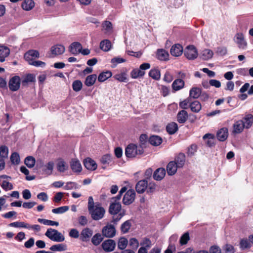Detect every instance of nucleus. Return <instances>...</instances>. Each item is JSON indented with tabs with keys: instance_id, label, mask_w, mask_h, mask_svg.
<instances>
[{
	"instance_id": "nucleus-49",
	"label": "nucleus",
	"mask_w": 253,
	"mask_h": 253,
	"mask_svg": "<svg viewBox=\"0 0 253 253\" xmlns=\"http://www.w3.org/2000/svg\"><path fill=\"white\" fill-rule=\"evenodd\" d=\"M8 154V149L7 146L2 145L0 147V159L7 158Z\"/></svg>"
},
{
	"instance_id": "nucleus-2",
	"label": "nucleus",
	"mask_w": 253,
	"mask_h": 253,
	"mask_svg": "<svg viewBox=\"0 0 253 253\" xmlns=\"http://www.w3.org/2000/svg\"><path fill=\"white\" fill-rule=\"evenodd\" d=\"M144 153V150L141 148H139L136 144L131 143L127 146L125 149V155L127 158H132L135 157L138 155H142Z\"/></svg>"
},
{
	"instance_id": "nucleus-12",
	"label": "nucleus",
	"mask_w": 253,
	"mask_h": 253,
	"mask_svg": "<svg viewBox=\"0 0 253 253\" xmlns=\"http://www.w3.org/2000/svg\"><path fill=\"white\" fill-rule=\"evenodd\" d=\"M92 234L93 231L91 229L86 227L82 231L80 239L83 242H87L89 240Z\"/></svg>"
},
{
	"instance_id": "nucleus-64",
	"label": "nucleus",
	"mask_w": 253,
	"mask_h": 253,
	"mask_svg": "<svg viewBox=\"0 0 253 253\" xmlns=\"http://www.w3.org/2000/svg\"><path fill=\"white\" fill-rule=\"evenodd\" d=\"M225 253H235L234 247L230 244H226L225 246Z\"/></svg>"
},
{
	"instance_id": "nucleus-31",
	"label": "nucleus",
	"mask_w": 253,
	"mask_h": 253,
	"mask_svg": "<svg viewBox=\"0 0 253 253\" xmlns=\"http://www.w3.org/2000/svg\"><path fill=\"white\" fill-rule=\"evenodd\" d=\"M149 143L153 146H158L163 142L162 137L158 135H152L148 139Z\"/></svg>"
},
{
	"instance_id": "nucleus-19",
	"label": "nucleus",
	"mask_w": 253,
	"mask_h": 253,
	"mask_svg": "<svg viewBox=\"0 0 253 253\" xmlns=\"http://www.w3.org/2000/svg\"><path fill=\"white\" fill-rule=\"evenodd\" d=\"M81 49H82V45L79 42H74L69 46V51L74 55L80 53Z\"/></svg>"
},
{
	"instance_id": "nucleus-8",
	"label": "nucleus",
	"mask_w": 253,
	"mask_h": 253,
	"mask_svg": "<svg viewBox=\"0 0 253 253\" xmlns=\"http://www.w3.org/2000/svg\"><path fill=\"white\" fill-rule=\"evenodd\" d=\"M20 78L19 76H15L13 77L9 81V89L12 91L18 90L20 87Z\"/></svg>"
},
{
	"instance_id": "nucleus-53",
	"label": "nucleus",
	"mask_w": 253,
	"mask_h": 253,
	"mask_svg": "<svg viewBox=\"0 0 253 253\" xmlns=\"http://www.w3.org/2000/svg\"><path fill=\"white\" fill-rule=\"evenodd\" d=\"M113 78L120 82H126L127 79L125 73H121L114 76Z\"/></svg>"
},
{
	"instance_id": "nucleus-14",
	"label": "nucleus",
	"mask_w": 253,
	"mask_h": 253,
	"mask_svg": "<svg viewBox=\"0 0 253 253\" xmlns=\"http://www.w3.org/2000/svg\"><path fill=\"white\" fill-rule=\"evenodd\" d=\"M84 165L86 169L91 171L95 170L97 168L96 162L90 158H87L84 160Z\"/></svg>"
},
{
	"instance_id": "nucleus-35",
	"label": "nucleus",
	"mask_w": 253,
	"mask_h": 253,
	"mask_svg": "<svg viewBox=\"0 0 253 253\" xmlns=\"http://www.w3.org/2000/svg\"><path fill=\"white\" fill-rule=\"evenodd\" d=\"M203 138L204 140L208 139V140L206 142V144L209 147H211L215 145L214 139V136L213 134L211 133H207L204 135Z\"/></svg>"
},
{
	"instance_id": "nucleus-32",
	"label": "nucleus",
	"mask_w": 253,
	"mask_h": 253,
	"mask_svg": "<svg viewBox=\"0 0 253 253\" xmlns=\"http://www.w3.org/2000/svg\"><path fill=\"white\" fill-rule=\"evenodd\" d=\"M70 166L71 169L74 172H80L82 170V165L78 160H72Z\"/></svg>"
},
{
	"instance_id": "nucleus-36",
	"label": "nucleus",
	"mask_w": 253,
	"mask_h": 253,
	"mask_svg": "<svg viewBox=\"0 0 253 253\" xmlns=\"http://www.w3.org/2000/svg\"><path fill=\"white\" fill-rule=\"evenodd\" d=\"M97 79V75L96 74H92L87 76L86 78L84 84L87 86H91L93 85Z\"/></svg>"
},
{
	"instance_id": "nucleus-9",
	"label": "nucleus",
	"mask_w": 253,
	"mask_h": 253,
	"mask_svg": "<svg viewBox=\"0 0 253 253\" xmlns=\"http://www.w3.org/2000/svg\"><path fill=\"white\" fill-rule=\"evenodd\" d=\"M102 235L108 238L113 237L116 234V229L114 225L107 224L102 230Z\"/></svg>"
},
{
	"instance_id": "nucleus-15",
	"label": "nucleus",
	"mask_w": 253,
	"mask_h": 253,
	"mask_svg": "<svg viewBox=\"0 0 253 253\" xmlns=\"http://www.w3.org/2000/svg\"><path fill=\"white\" fill-rule=\"evenodd\" d=\"M148 186V181L146 179L139 181L135 186V189L138 193H143L146 190Z\"/></svg>"
},
{
	"instance_id": "nucleus-50",
	"label": "nucleus",
	"mask_w": 253,
	"mask_h": 253,
	"mask_svg": "<svg viewBox=\"0 0 253 253\" xmlns=\"http://www.w3.org/2000/svg\"><path fill=\"white\" fill-rule=\"evenodd\" d=\"M10 161L13 165H18L20 162L19 155L17 152H13L10 156Z\"/></svg>"
},
{
	"instance_id": "nucleus-28",
	"label": "nucleus",
	"mask_w": 253,
	"mask_h": 253,
	"mask_svg": "<svg viewBox=\"0 0 253 253\" xmlns=\"http://www.w3.org/2000/svg\"><path fill=\"white\" fill-rule=\"evenodd\" d=\"M176 162V165L180 168H182L185 163V155L183 153H179L175 158L174 161Z\"/></svg>"
},
{
	"instance_id": "nucleus-5",
	"label": "nucleus",
	"mask_w": 253,
	"mask_h": 253,
	"mask_svg": "<svg viewBox=\"0 0 253 253\" xmlns=\"http://www.w3.org/2000/svg\"><path fill=\"white\" fill-rule=\"evenodd\" d=\"M45 235L51 240L55 242H61L63 240L62 234L57 230L49 228L45 233Z\"/></svg>"
},
{
	"instance_id": "nucleus-51",
	"label": "nucleus",
	"mask_w": 253,
	"mask_h": 253,
	"mask_svg": "<svg viewBox=\"0 0 253 253\" xmlns=\"http://www.w3.org/2000/svg\"><path fill=\"white\" fill-rule=\"evenodd\" d=\"M38 221L40 223H43V224L47 225L58 226L59 225V223L58 222L45 219L39 218Z\"/></svg>"
},
{
	"instance_id": "nucleus-46",
	"label": "nucleus",
	"mask_w": 253,
	"mask_h": 253,
	"mask_svg": "<svg viewBox=\"0 0 253 253\" xmlns=\"http://www.w3.org/2000/svg\"><path fill=\"white\" fill-rule=\"evenodd\" d=\"M126 60L123 58L120 57V56L115 57L111 60V63H112V67L115 68L117 66L118 64L125 62Z\"/></svg>"
},
{
	"instance_id": "nucleus-4",
	"label": "nucleus",
	"mask_w": 253,
	"mask_h": 253,
	"mask_svg": "<svg viewBox=\"0 0 253 253\" xmlns=\"http://www.w3.org/2000/svg\"><path fill=\"white\" fill-rule=\"evenodd\" d=\"M150 64L148 63H144L140 65L139 69L135 68L130 72V77L132 79H137L142 77L145 74L143 70L149 69L150 68Z\"/></svg>"
},
{
	"instance_id": "nucleus-25",
	"label": "nucleus",
	"mask_w": 253,
	"mask_h": 253,
	"mask_svg": "<svg viewBox=\"0 0 253 253\" xmlns=\"http://www.w3.org/2000/svg\"><path fill=\"white\" fill-rule=\"evenodd\" d=\"M237 41L240 48L245 49L247 45V42L244 40V35L242 33H237L236 35Z\"/></svg>"
},
{
	"instance_id": "nucleus-48",
	"label": "nucleus",
	"mask_w": 253,
	"mask_h": 253,
	"mask_svg": "<svg viewBox=\"0 0 253 253\" xmlns=\"http://www.w3.org/2000/svg\"><path fill=\"white\" fill-rule=\"evenodd\" d=\"M113 158L110 154L104 155L100 159V162L103 165H109L112 161Z\"/></svg>"
},
{
	"instance_id": "nucleus-56",
	"label": "nucleus",
	"mask_w": 253,
	"mask_h": 253,
	"mask_svg": "<svg viewBox=\"0 0 253 253\" xmlns=\"http://www.w3.org/2000/svg\"><path fill=\"white\" fill-rule=\"evenodd\" d=\"M191 102V98L188 97L179 102V107L183 109H187L189 107H190Z\"/></svg>"
},
{
	"instance_id": "nucleus-40",
	"label": "nucleus",
	"mask_w": 253,
	"mask_h": 253,
	"mask_svg": "<svg viewBox=\"0 0 253 253\" xmlns=\"http://www.w3.org/2000/svg\"><path fill=\"white\" fill-rule=\"evenodd\" d=\"M51 52L55 55H60L63 52V46L60 44H57L53 46L51 48Z\"/></svg>"
},
{
	"instance_id": "nucleus-47",
	"label": "nucleus",
	"mask_w": 253,
	"mask_h": 253,
	"mask_svg": "<svg viewBox=\"0 0 253 253\" xmlns=\"http://www.w3.org/2000/svg\"><path fill=\"white\" fill-rule=\"evenodd\" d=\"M35 81V77L33 74H28L22 81L23 85H26L29 82H34Z\"/></svg>"
},
{
	"instance_id": "nucleus-61",
	"label": "nucleus",
	"mask_w": 253,
	"mask_h": 253,
	"mask_svg": "<svg viewBox=\"0 0 253 253\" xmlns=\"http://www.w3.org/2000/svg\"><path fill=\"white\" fill-rule=\"evenodd\" d=\"M1 186L5 191H7V190H12L13 188L12 184L6 180H3L2 181Z\"/></svg>"
},
{
	"instance_id": "nucleus-22",
	"label": "nucleus",
	"mask_w": 253,
	"mask_h": 253,
	"mask_svg": "<svg viewBox=\"0 0 253 253\" xmlns=\"http://www.w3.org/2000/svg\"><path fill=\"white\" fill-rule=\"evenodd\" d=\"M148 136L146 134H142L140 135L139 137V146H138L139 148H141L142 150H144V148H146L148 145Z\"/></svg>"
},
{
	"instance_id": "nucleus-6",
	"label": "nucleus",
	"mask_w": 253,
	"mask_h": 253,
	"mask_svg": "<svg viewBox=\"0 0 253 253\" xmlns=\"http://www.w3.org/2000/svg\"><path fill=\"white\" fill-rule=\"evenodd\" d=\"M184 55L189 60H194L198 55V51L193 45H189L186 46L184 50Z\"/></svg>"
},
{
	"instance_id": "nucleus-16",
	"label": "nucleus",
	"mask_w": 253,
	"mask_h": 253,
	"mask_svg": "<svg viewBox=\"0 0 253 253\" xmlns=\"http://www.w3.org/2000/svg\"><path fill=\"white\" fill-rule=\"evenodd\" d=\"M166 175V170L164 168L157 169L154 172L153 176L155 180L160 181L162 180Z\"/></svg>"
},
{
	"instance_id": "nucleus-21",
	"label": "nucleus",
	"mask_w": 253,
	"mask_h": 253,
	"mask_svg": "<svg viewBox=\"0 0 253 253\" xmlns=\"http://www.w3.org/2000/svg\"><path fill=\"white\" fill-rule=\"evenodd\" d=\"M228 135V129L226 127H223L217 131L216 137L220 141H224L227 138Z\"/></svg>"
},
{
	"instance_id": "nucleus-17",
	"label": "nucleus",
	"mask_w": 253,
	"mask_h": 253,
	"mask_svg": "<svg viewBox=\"0 0 253 253\" xmlns=\"http://www.w3.org/2000/svg\"><path fill=\"white\" fill-rule=\"evenodd\" d=\"M233 133L234 134H239L241 133L244 128H245L243 120H238L233 125Z\"/></svg>"
},
{
	"instance_id": "nucleus-7",
	"label": "nucleus",
	"mask_w": 253,
	"mask_h": 253,
	"mask_svg": "<svg viewBox=\"0 0 253 253\" xmlns=\"http://www.w3.org/2000/svg\"><path fill=\"white\" fill-rule=\"evenodd\" d=\"M135 192L133 189H129L124 196L123 203L125 205H129L132 204L135 199Z\"/></svg>"
},
{
	"instance_id": "nucleus-34",
	"label": "nucleus",
	"mask_w": 253,
	"mask_h": 253,
	"mask_svg": "<svg viewBox=\"0 0 253 253\" xmlns=\"http://www.w3.org/2000/svg\"><path fill=\"white\" fill-rule=\"evenodd\" d=\"M112 76V73L110 71H106L105 72H101L98 76L97 79L98 82H103L105 81L111 77Z\"/></svg>"
},
{
	"instance_id": "nucleus-54",
	"label": "nucleus",
	"mask_w": 253,
	"mask_h": 253,
	"mask_svg": "<svg viewBox=\"0 0 253 253\" xmlns=\"http://www.w3.org/2000/svg\"><path fill=\"white\" fill-rule=\"evenodd\" d=\"M128 241L126 238H121L119 241L118 247L120 250H124L126 247Z\"/></svg>"
},
{
	"instance_id": "nucleus-18",
	"label": "nucleus",
	"mask_w": 253,
	"mask_h": 253,
	"mask_svg": "<svg viewBox=\"0 0 253 253\" xmlns=\"http://www.w3.org/2000/svg\"><path fill=\"white\" fill-rule=\"evenodd\" d=\"M179 167L176 165V162L175 161H170L167 166V171L169 175H174Z\"/></svg>"
},
{
	"instance_id": "nucleus-30",
	"label": "nucleus",
	"mask_w": 253,
	"mask_h": 253,
	"mask_svg": "<svg viewBox=\"0 0 253 253\" xmlns=\"http://www.w3.org/2000/svg\"><path fill=\"white\" fill-rule=\"evenodd\" d=\"M102 30L104 31L105 34L110 35L112 33L113 26L112 23L109 21H104L102 24Z\"/></svg>"
},
{
	"instance_id": "nucleus-29",
	"label": "nucleus",
	"mask_w": 253,
	"mask_h": 253,
	"mask_svg": "<svg viewBox=\"0 0 253 253\" xmlns=\"http://www.w3.org/2000/svg\"><path fill=\"white\" fill-rule=\"evenodd\" d=\"M188 117V113L185 110H181L177 115V121L180 124H184L187 121Z\"/></svg>"
},
{
	"instance_id": "nucleus-37",
	"label": "nucleus",
	"mask_w": 253,
	"mask_h": 253,
	"mask_svg": "<svg viewBox=\"0 0 253 253\" xmlns=\"http://www.w3.org/2000/svg\"><path fill=\"white\" fill-rule=\"evenodd\" d=\"M213 55V53L211 50L205 49L202 51L200 57L203 60H208L211 58Z\"/></svg>"
},
{
	"instance_id": "nucleus-23",
	"label": "nucleus",
	"mask_w": 253,
	"mask_h": 253,
	"mask_svg": "<svg viewBox=\"0 0 253 253\" xmlns=\"http://www.w3.org/2000/svg\"><path fill=\"white\" fill-rule=\"evenodd\" d=\"M184 81L181 79L175 80L172 84V88L174 91L179 90L184 86Z\"/></svg>"
},
{
	"instance_id": "nucleus-44",
	"label": "nucleus",
	"mask_w": 253,
	"mask_h": 253,
	"mask_svg": "<svg viewBox=\"0 0 253 253\" xmlns=\"http://www.w3.org/2000/svg\"><path fill=\"white\" fill-rule=\"evenodd\" d=\"M131 226V221L127 220L124 222L121 226V230L123 234L126 233L128 232Z\"/></svg>"
},
{
	"instance_id": "nucleus-43",
	"label": "nucleus",
	"mask_w": 253,
	"mask_h": 253,
	"mask_svg": "<svg viewBox=\"0 0 253 253\" xmlns=\"http://www.w3.org/2000/svg\"><path fill=\"white\" fill-rule=\"evenodd\" d=\"M149 76L155 80H159L161 77L160 71L158 69H152L149 71Z\"/></svg>"
},
{
	"instance_id": "nucleus-52",
	"label": "nucleus",
	"mask_w": 253,
	"mask_h": 253,
	"mask_svg": "<svg viewBox=\"0 0 253 253\" xmlns=\"http://www.w3.org/2000/svg\"><path fill=\"white\" fill-rule=\"evenodd\" d=\"M82 87L83 84L80 80H75L73 82L72 88L75 91L78 92L80 91Z\"/></svg>"
},
{
	"instance_id": "nucleus-57",
	"label": "nucleus",
	"mask_w": 253,
	"mask_h": 253,
	"mask_svg": "<svg viewBox=\"0 0 253 253\" xmlns=\"http://www.w3.org/2000/svg\"><path fill=\"white\" fill-rule=\"evenodd\" d=\"M251 245L247 239H241L240 242V248L242 250L250 248Z\"/></svg>"
},
{
	"instance_id": "nucleus-41",
	"label": "nucleus",
	"mask_w": 253,
	"mask_h": 253,
	"mask_svg": "<svg viewBox=\"0 0 253 253\" xmlns=\"http://www.w3.org/2000/svg\"><path fill=\"white\" fill-rule=\"evenodd\" d=\"M202 91L199 87H192L190 90V97L194 99H197L200 96Z\"/></svg>"
},
{
	"instance_id": "nucleus-11",
	"label": "nucleus",
	"mask_w": 253,
	"mask_h": 253,
	"mask_svg": "<svg viewBox=\"0 0 253 253\" xmlns=\"http://www.w3.org/2000/svg\"><path fill=\"white\" fill-rule=\"evenodd\" d=\"M25 59L30 64L36 58L40 57V54L38 50H30L26 52L24 54Z\"/></svg>"
},
{
	"instance_id": "nucleus-38",
	"label": "nucleus",
	"mask_w": 253,
	"mask_h": 253,
	"mask_svg": "<svg viewBox=\"0 0 253 253\" xmlns=\"http://www.w3.org/2000/svg\"><path fill=\"white\" fill-rule=\"evenodd\" d=\"M35 5V2L33 0H25L22 3V8L27 11L31 10Z\"/></svg>"
},
{
	"instance_id": "nucleus-3",
	"label": "nucleus",
	"mask_w": 253,
	"mask_h": 253,
	"mask_svg": "<svg viewBox=\"0 0 253 253\" xmlns=\"http://www.w3.org/2000/svg\"><path fill=\"white\" fill-rule=\"evenodd\" d=\"M88 212L93 220H99L104 216L105 210L103 207L98 204L95 205V207L91 209V210L88 211Z\"/></svg>"
},
{
	"instance_id": "nucleus-45",
	"label": "nucleus",
	"mask_w": 253,
	"mask_h": 253,
	"mask_svg": "<svg viewBox=\"0 0 253 253\" xmlns=\"http://www.w3.org/2000/svg\"><path fill=\"white\" fill-rule=\"evenodd\" d=\"M36 163L35 159L32 156L27 157L24 160V164L29 168H32Z\"/></svg>"
},
{
	"instance_id": "nucleus-20",
	"label": "nucleus",
	"mask_w": 253,
	"mask_h": 253,
	"mask_svg": "<svg viewBox=\"0 0 253 253\" xmlns=\"http://www.w3.org/2000/svg\"><path fill=\"white\" fill-rule=\"evenodd\" d=\"M10 54V49L7 46L0 45V62H3Z\"/></svg>"
},
{
	"instance_id": "nucleus-13",
	"label": "nucleus",
	"mask_w": 253,
	"mask_h": 253,
	"mask_svg": "<svg viewBox=\"0 0 253 253\" xmlns=\"http://www.w3.org/2000/svg\"><path fill=\"white\" fill-rule=\"evenodd\" d=\"M183 51L182 46L180 44H175L170 48V52L172 56L178 57L182 55Z\"/></svg>"
},
{
	"instance_id": "nucleus-59",
	"label": "nucleus",
	"mask_w": 253,
	"mask_h": 253,
	"mask_svg": "<svg viewBox=\"0 0 253 253\" xmlns=\"http://www.w3.org/2000/svg\"><path fill=\"white\" fill-rule=\"evenodd\" d=\"M197 151V146L195 144H192L188 147L187 150V155L189 157H191L194 155L195 153Z\"/></svg>"
},
{
	"instance_id": "nucleus-26",
	"label": "nucleus",
	"mask_w": 253,
	"mask_h": 253,
	"mask_svg": "<svg viewBox=\"0 0 253 253\" xmlns=\"http://www.w3.org/2000/svg\"><path fill=\"white\" fill-rule=\"evenodd\" d=\"M157 57L161 61H167L169 60V54L165 49H158L157 51Z\"/></svg>"
},
{
	"instance_id": "nucleus-1",
	"label": "nucleus",
	"mask_w": 253,
	"mask_h": 253,
	"mask_svg": "<svg viewBox=\"0 0 253 253\" xmlns=\"http://www.w3.org/2000/svg\"><path fill=\"white\" fill-rule=\"evenodd\" d=\"M109 212L113 215L111 222L117 224L118 222L125 215V211L122 210V206L120 202H114L110 204L109 208Z\"/></svg>"
},
{
	"instance_id": "nucleus-24",
	"label": "nucleus",
	"mask_w": 253,
	"mask_h": 253,
	"mask_svg": "<svg viewBox=\"0 0 253 253\" xmlns=\"http://www.w3.org/2000/svg\"><path fill=\"white\" fill-rule=\"evenodd\" d=\"M246 128H250L253 124V115L251 114H248L242 120Z\"/></svg>"
},
{
	"instance_id": "nucleus-39",
	"label": "nucleus",
	"mask_w": 253,
	"mask_h": 253,
	"mask_svg": "<svg viewBox=\"0 0 253 253\" xmlns=\"http://www.w3.org/2000/svg\"><path fill=\"white\" fill-rule=\"evenodd\" d=\"M190 108L193 112L198 113L201 110L202 106L199 101L195 100L190 103Z\"/></svg>"
},
{
	"instance_id": "nucleus-33",
	"label": "nucleus",
	"mask_w": 253,
	"mask_h": 253,
	"mask_svg": "<svg viewBox=\"0 0 253 253\" xmlns=\"http://www.w3.org/2000/svg\"><path fill=\"white\" fill-rule=\"evenodd\" d=\"M100 48L104 51L107 52L110 50L112 44L109 40H104L101 41L99 45Z\"/></svg>"
},
{
	"instance_id": "nucleus-63",
	"label": "nucleus",
	"mask_w": 253,
	"mask_h": 253,
	"mask_svg": "<svg viewBox=\"0 0 253 253\" xmlns=\"http://www.w3.org/2000/svg\"><path fill=\"white\" fill-rule=\"evenodd\" d=\"M209 253H221V251L218 246L214 245L210 247Z\"/></svg>"
},
{
	"instance_id": "nucleus-58",
	"label": "nucleus",
	"mask_w": 253,
	"mask_h": 253,
	"mask_svg": "<svg viewBox=\"0 0 253 253\" xmlns=\"http://www.w3.org/2000/svg\"><path fill=\"white\" fill-rule=\"evenodd\" d=\"M8 225L9 226L16 228L22 227L26 228L27 223H25V222L21 221H16L10 223Z\"/></svg>"
},
{
	"instance_id": "nucleus-60",
	"label": "nucleus",
	"mask_w": 253,
	"mask_h": 253,
	"mask_svg": "<svg viewBox=\"0 0 253 253\" xmlns=\"http://www.w3.org/2000/svg\"><path fill=\"white\" fill-rule=\"evenodd\" d=\"M140 245L143 246V247H146L148 249L151 247V241L149 238H144L142 242H141Z\"/></svg>"
},
{
	"instance_id": "nucleus-10",
	"label": "nucleus",
	"mask_w": 253,
	"mask_h": 253,
	"mask_svg": "<svg viewBox=\"0 0 253 253\" xmlns=\"http://www.w3.org/2000/svg\"><path fill=\"white\" fill-rule=\"evenodd\" d=\"M101 246L106 252H111L115 249L116 243L113 240L108 239L102 243Z\"/></svg>"
},
{
	"instance_id": "nucleus-55",
	"label": "nucleus",
	"mask_w": 253,
	"mask_h": 253,
	"mask_svg": "<svg viewBox=\"0 0 253 253\" xmlns=\"http://www.w3.org/2000/svg\"><path fill=\"white\" fill-rule=\"evenodd\" d=\"M190 240L189 234L188 232L184 233L180 237L179 244L181 245H186Z\"/></svg>"
},
{
	"instance_id": "nucleus-27",
	"label": "nucleus",
	"mask_w": 253,
	"mask_h": 253,
	"mask_svg": "<svg viewBox=\"0 0 253 253\" xmlns=\"http://www.w3.org/2000/svg\"><path fill=\"white\" fill-rule=\"evenodd\" d=\"M167 132L170 135L174 134L178 129V125L175 122H170L169 123L166 127Z\"/></svg>"
},
{
	"instance_id": "nucleus-42",
	"label": "nucleus",
	"mask_w": 253,
	"mask_h": 253,
	"mask_svg": "<svg viewBox=\"0 0 253 253\" xmlns=\"http://www.w3.org/2000/svg\"><path fill=\"white\" fill-rule=\"evenodd\" d=\"M103 240V237L100 233L95 234L91 238V242L94 246L99 245Z\"/></svg>"
},
{
	"instance_id": "nucleus-62",
	"label": "nucleus",
	"mask_w": 253,
	"mask_h": 253,
	"mask_svg": "<svg viewBox=\"0 0 253 253\" xmlns=\"http://www.w3.org/2000/svg\"><path fill=\"white\" fill-rule=\"evenodd\" d=\"M129 246L133 249H136L139 246L138 240L135 238H132L129 239Z\"/></svg>"
}]
</instances>
